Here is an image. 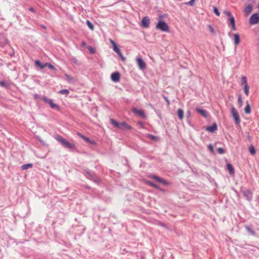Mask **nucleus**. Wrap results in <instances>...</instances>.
<instances>
[{
  "label": "nucleus",
  "mask_w": 259,
  "mask_h": 259,
  "mask_svg": "<svg viewBox=\"0 0 259 259\" xmlns=\"http://www.w3.org/2000/svg\"><path fill=\"white\" fill-rule=\"evenodd\" d=\"M56 139L65 148L69 149H74L75 147V145L68 142L67 140L63 138L61 136H58L56 138Z\"/></svg>",
  "instance_id": "obj_1"
},
{
  "label": "nucleus",
  "mask_w": 259,
  "mask_h": 259,
  "mask_svg": "<svg viewBox=\"0 0 259 259\" xmlns=\"http://www.w3.org/2000/svg\"><path fill=\"white\" fill-rule=\"evenodd\" d=\"M156 27L157 29L160 30L164 32H167L169 30V27L167 24L162 20H159L157 24Z\"/></svg>",
  "instance_id": "obj_2"
},
{
  "label": "nucleus",
  "mask_w": 259,
  "mask_h": 259,
  "mask_svg": "<svg viewBox=\"0 0 259 259\" xmlns=\"http://www.w3.org/2000/svg\"><path fill=\"white\" fill-rule=\"evenodd\" d=\"M41 99L45 103L50 105V107L53 109H59V106L53 103L52 100L48 98L47 97L44 96Z\"/></svg>",
  "instance_id": "obj_3"
},
{
  "label": "nucleus",
  "mask_w": 259,
  "mask_h": 259,
  "mask_svg": "<svg viewBox=\"0 0 259 259\" xmlns=\"http://www.w3.org/2000/svg\"><path fill=\"white\" fill-rule=\"evenodd\" d=\"M231 111L232 115L234 118L235 123L237 124H239L240 122V119L238 113L236 110L235 108L233 107H232Z\"/></svg>",
  "instance_id": "obj_4"
},
{
  "label": "nucleus",
  "mask_w": 259,
  "mask_h": 259,
  "mask_svg": "<svg viewBox=\"0 0 259 259\" xmlns=\"http://www.w3.org/2000/svg\"><path fill=\"white\" fill-rule=\"evenodd\" d=\"M259 23V14H253L249 19V23L252 25L256 24Z\"/></svg>",
  "instance_id": "obj_5"
},
{
  "label": "nucleus",
  "mask_w": 259,
  "mask_h": 259,
  "mask_svg": "<svg viewBox=\"0 0 259 259\" xmlns=\"http://www.w3.org/2000/svg\"><path fill=\"white\" fill-rule=\"evenodd\" d=\"M241 192L247 200L250 201L252 200L253 195L250 190L248 189L241 190Z\"/></svg>",
  "instance_id": "obj_6"
},
{
  "label": "nucleus",
  "mask_w": 259,
  "mask_h": 259,
  "mask_svg": "<svg viewBox=\"0 0 259 259\" xmlns=\"http://www.w3.org/2000/svg\"><path fill=\"white\" fill-rule=\"evenodd\" d=\"M86 173L88 175V178L93 181L95 183L99 184L100 183V180L99 179L94 175L92 174L89 170L85 171Z\"/></svg>",
  "instance_id": "obj_7"
},
{
  "label": "nucleus",
  "mask_w": 259,
  "mask_h": 259,
  "mask_svg": "<svg viewBox=\"0 0 259 259\" xmlns=\"http://www.w3.org/2000/svg\"><path fill=\"white\" fill-rule=\"evenodd\" d=\"M119 129L125 131L126 130H131L132 127L126 123L125 121L120 122Z\"/></svg>",
  "instance_id": "obj_8"
},
{
  "label": "nucleus",
  "mask_w": 259,
  "mask_h": 259,
  "mask_svg": "<svg viewBox=\"0 0 259 259\" xmlns=\"http://www.w3.org/2000/svg\"><path fill=\"white\" fill-rule=\"evenodd\" d=\"M150 25V19L146 16L143 18L142 20V26L144 28H148Z\"/></svg>",
  "instance_id": "obj_9"
},
{
  "label": "nucleus",
  "mask_w": 259,
  "mask_h": 259,
  "mask_svg": "<svg viewBox=\"0 0 259 259\" xmlns=\"http://www.w3.org/2000/svg\"><path fill=\"white\" fill-rule=\"evenodd\" d=\"M151 178L156 180L158 182L163 184L164 185H167L168 184V183L166 180L158 176L152 175Z\"/></svg>",
  "instance_id": "obj_10"
},
{
  "label": "nucleus",
  "mask_w": 259,
  "mask_h": 259,
  "mask_svg": "<svg viewBox=\"0 0 259 259\" xmlns=\"http://www.w3.org/2000/svg\"><path fill=\"white\" fill-rule=\"evenodd\" d=\"M111 78L114 82H117L120 79V73L118 72H113L111 74Z\"/></svg>",
  "instance_id": "obj_11"
},
{
  "label": "nucleus",
  "mask_w": 259,
  "mask_h": 259,
  "mask_svg": "<svg viewBox=\"0 0 259 259\" xmlns=\"http://www.w3.org/2000/svg\"><path fill=\"white\" fill-rule=\"evenodd\" d=\"M113 50L118 55V56L121 58L122 60L124 61L125 60V57L123 56L121 50L119 49L117 45H115V46L113 47Z\"/></svg>",
  "instance_id": "obj_12"
},
{
  "label": "nucleus",
  "mask_w": 259,
  "mask_h": 259,
  "mask_svg": "<svg viewBox=\"0 0 259 259\" xmlns=\"http://www.w3.org/2000/svg\"><path fill=\"white\" fill-rule=\"evenodd\" d=\"M137 61L138 65L139 66V68L143 70L145 68V67H146V64L144 62V61L142 59H141L140 58H138L137 59Z\"/></svg>",
  "instance_id": "obj_13"
},
{
  "label": "nucleus",
  "mask_w": 259,
  "mask_h": 259,
  "mask_svg": "<svg viewBox=\"0 0 259 259\" xmlns=\"http://www.w3.org/2000/svg\"><path fill=\"white\" fill-rule=\"evenodd\" d=\"M196 110L198 113L200 114L204 117L206 118L207 117L208 113L205 110L202 109L200 108H197Z\"/></svg>",
  "instance_id": "obj_14"
},
{
  "label": "nucleus",
  "mask_w": 259,
  "mask_h": 259,
  "mask_svg": "<svg viewBox=\"0 0 259 259\" xmlns=\"http://www.w3.org/2000/svg\"><path fill=\"white\" fill-rule=\"evenodd\" d=\"M133 111L134 113L139 115L141 117H142L143 118H145V115L144 112V111L143 110H139V109H137L136 108H134Z\"/></svg>",
  "instance_id": "obj_15"
},
{
  "label": "nucleus",
  "mask_w": 259,
  "mask_h": 259,
  "mask_svg": "<svg viewBox=\"0 0 259 259\" xmlns=\"http://www.w3.org/2000/svg\"><path fill=\"white\" fill-rule=\"evenodd\" d=\"M217 130V125L214 123L211 126H209L206 128V130L210 133H214Z\"/></svg>",
  "instance_id": "obj_16"
},
{
  "label": "nucleus",
  "mask_w": 259,
  "mask_h": 259,
  "mask_svg": "<svg viewBox=\"0 0 259 259\" xmlns=\"http://www.w3.org/2000/svg\"><path fill=\"white\" fill-rule=\"evenodd\" d=\"M234 44L236 46L238 45V44L240 43V36L238 34L235 33L234 34Z\"/></svg>",
  "instance_id": "obj_17"
},
{
  "label": "nucleus",
  "mask_w": 259,
  "mask_h": 259,
  "mask_svg": "<svg viewBox=\"0 0 259 259\" xmlns=\"http://www.w3.org/2000/svg\"><path fill=\"white\" fill-rule=\"evenodd\" d=\"M244 112L247 114L251 113V108L248 101L246 102V106L244 109Z\"/></svg>",
  "instance_id": "obj_18"
},
{
  "label": "nucleus",
  "mask_w": 259,
  "mask_h": 259,
  "mask_svg": "<svg viewBox=\"0 0 259 259\" xmlns=\"http://www.w3.org/2000/svg\"><path fill=\"white\" fill-rule=\"evenodd\" d=\"M252 10V7L250 5H248L244 9V12L246 15L249 14L251 12Z\"/></svg>",
  "instance_id": "obj_19"
},
{
  "label": "nucleus",
  "mask_w": 259,
  "mask_h": 259,
  "mask_svg": "<svg viewBox=\"0 0 259 259\" xmlns=\"http://www.w3.org/2000/svg\"><path fill=\"white\" fill-rule=\"evenodd\" d=\"M227 169L229 170L230 174H234V169L233 165L230 163H227Z\"/></svg>",
  "instance_id": "obj_20"
},
{
  "label": "nucleus",
  "mask_w": 259,
  "mask_h": 259,
  "mask_svg": "<svg viewBox=\"0 0 259 259\" xmlns=\"http://www.w3.org/2000/svg\"><path fill=\"white\" fill-rule=\"evenodd\" d=\"M64 76L66 77V79L69 83H73L74 82V79L73 77L69 76L68 74L65 73Z\"/></svg>",
  "instance_id": "obj_21"
},
{
  "label": "nucleus",
  "mask_w": 259,
  "mask_h": 259,
  "mask_svg": "<svg viewBox=\"0 0 259 259\" xmlns=\"http://www.w3.org/2000/svg\"><path fill=\"white\" fill-rule=\"evenodd\" d=\"M178 116L180 119L182 120L184 117V111L182 109H179L178 110Z\"/></svg>",
  "instance_id": "obj_22"
},
{
  "label": "nucleus",
  "mask_w": 259,
  "mask_h": 259,
  "mask_svg": "<svg viewBox=\"0 0 259 259\" xmlns=\"http://www.w3.org/2000/svg\"><path fill=\"white\" fill-rule=\"evenodd\" d=\"M32 167V164L31 163H27L23 164L21 166V168L22 170H25L29 168H31Z\"/></svg>",
  "instance_id": "obj_23"
},
{
  "label": "nucleus",
  "mask_w": 259,
  "mask_h": 259,
  "mask_svg": "<svg viewBox=\"0 0 259 259\" xmlns=\"http://www.w3.org/2000/svg\"><path fill=\"white\" fill-rule=\"evenodd\" d=\"M110 122L116 127L119 128L120 122H117L116 120L111 119Z\"/></svg>",
  "instance_id": "obj_24"
},
{
  "label": "nucleus",
  "mask_w": 259,
  "mask_h": 259,
  "mask_svg": "<svg viewBox=\"0 0 259 259\" xmlns=\"http://www.w3.org/2000/svg\"><path fill=\"white\" fill-rule=\"evenodd\" d=\"M81 138L83 139L86 142L90 143L91 144H95V142L94 141H91L89 138L83 136L81 137Z\"/></svg>",
  "instance_id": "obj_25"
},
{
  "label": "nucleus",
  "mask_w": 259,
  "mask_h": 259,
  "mask_svg": "<svg viewBox=\"0 0 259 259\" xmlns=\"http://www.w3.org/2000/svg\"><path fill=\"white\" fill-rule=\"evenodd\" d=\"M60 94H62V95H65L66 96H67V95L69 94V92L68 90L67 89H63V90H61L59 91V92Z\"/></svg>",
  "instance_id": "obj_26"
},
{
  "label": "nucleus",
  "mask_w": 259,
  "mask_h": 259,
  "mask_svg": "<svg viewBox=\"0 0 259 259\" xmlns=\"http://www.w3.org/2000/svg\"><path fill=\"white\" fill-rule=\"evenodd\" d=\"M35 65L37 66H38L41 69H43L45 67V65H42L40 62V61L39 60H36L35 62Z\"/></svg>",
  "instance_id": "obj_27"
},
{
  "label": "nucleus",
  "mask_w": 259,
  "mask_h": 259,
  "mask_svg": "<svg viewBox=\"0 0 259 259\" xmlns=\"http://www.w3.org/2000/svg\"><path fill=\"white\" fill-rule=\"evenodd\" d=\"M249 151L251 155H254L255 153V148L252 145L249 147Z\"/></svg>",
  "instance_id": "obj_28"
},
{
  "label": "nucleus",
  "mask_w": 259,
  "mask_h": 259,
  "mask_svg": "<svg viewBox=\"0 0 259 259\" xmlns=\"http://www.w3.org/2000/svg\"><path fill=\"white\" fill-rule=\"evenodd\" d=\"M87 24L89 28L91 29L92 30H93L94 29V25L91 23L89 20L87 21Z\"/></svg>",
  "instance_id": "obj_29"
},
{
  "label": "nucleus",
  "mask_w": 259,
  "mask_h": 259,
  "mask_svg": "<svg viewBox=\"0 0 259 259\" xmlns=\"http://www.w3.org/2000/svg\"><path fill=\"white\" fill-rule=\"evenodd\" d=\"M244 93L246 96H248L249 95V87L248 85H246L244 86L243 88Z\"/></svg>",
  "instance_id": "obj_30"
},
{
  "label": "nucleus",
  "mask_w": 259,
  "mask_h": 259,
  "mask_svg": "<svg viewBox=\"0 0 259 259\" xmlns=\"http://www.w3.org/2000/svg\"><path fill=\"white\" fill-rule=\"evenodd\" d=\"M228 21H229V24L230 25L235 24V19L233 16L229 18Z\"/></svg>",
  "instance_id": "obj_31"
},
{
  "label": "nucleus",
  "mask_w": 259,
  "mask_h": 259,
  "mask_svg": "<svg viewBox=\"0 0 259 259\" xmlns=\"http://www.w3.org/2000/svg\"><path fill=\"white\" fill-rule=\"evenodd\" d=\"M241 81H242V84L244 85H247V78L245 76H242L241 77Z\"/></svg>",
  "instance_id": "obj_32"
},
{
  "label": "nucleus",
  "mask_w": 259,
  "mask_h": 259,
  "mask_svg": "<svg viewBox=\"0 0 259 259\" xmlns=\"http://www.w3.org/2000/svg\"><path fill=\"white\" fill-rule=\"evenodd\" d=\"M246 229L247 231L250 234H251L252 235H255V232L252 229H251L250 227L246 226Z\"/></svg>",
  "instance_id": "obj_33"
},
{
  "label": "nucleus",
  "mask_w": 259,
  "mask_h": 259,
  "mask_svg": "<svg viewBox=\"0 0 259 259\" xmlns=\"http://www.w3.org/2000/svg\"><path fill=\"white\" fill-rule=\"evenodd\" d=\"M196 0H190L188 2H185L184 4L186 5H190L191 6H193Z\"/></svg>",
  "instance_id": "obj_34"
},
{
  "label": "nucleus",
  "mask_w": 259,
  "mask_h": 259,
  "mask_svg": "<svg viewBox=\"0 0 259 259\" xmlns=\"http://www.w3.org/2000/svg\"><path fill=\"white\" fill-rule=\"evenodd\" d=\"M147 137H148L149 138H150V139L152 140H154V141H156L157 139V137H156V136H154L151 134H148L147 135Z\"/></svg>",
  "instance_id": "obj_35"
},
{
  "label": "nucleus",
  "mask_w": 259,
  "mask_h": 259,
  "mask_svg": "<svg viewBox=\"0 0 259 259\" xmlns=\"http://www.w3.org/2000/svg\"><path fill=\"white\" fill-rule=\"evenodd\" d=\"M0 86L7 88L8 87V84L5 81H0Z\"/></svg>",
  "instance_id": "obj_36"
},
{
  "label": "nucleus",
  "mask_w": 259,
  "mask_h": 259,
  "mask_svg": "<svg viewBox=\"0 0 259 259\" xmlns=\"http://www.w3.org/2000/svg\"><path fill=\"white\" fill-rule=\"evenodd\" d=\"M213 12L218 16L220 15V13L219 12V10L215 7H213Z\"/></svg>",
  "instance_id": "obj_37"
},
{
  "label": "nucleus",
  "mask_w": 259,
  "mask_h": 259,
  "mask_svg": "<svg viewBox=\"0 0 259 259\" xmlns=\"http://www.w3.org/2000/svg\"><path fill=\"white\" fill-rule=\"evenodd\" d=\"M47 66H48L50 69H52V70H55L56 69L55 67L53 65H51V64L46 63L45 67Z\"/></svg>",
  "instance_id": "obj_38"
},
{
  "label": "nucleus",
  "mask_w": 259,
  "mask_h": 259,
  "mask_svg": "<svg viewBox=\"0 0 259 259\" xmlns=\"http://www.w3.org/2000/svg\"><path fill=\"white\" fill-rule=\"evenodd\" d=\"M238 102L240 106H242L243 101H242V99L241 96L240 95L238 97Z\"/></svg>",
  "instance_id": "obj_39"
},
{
  "label": "nucleus",
  "mask_w": 259,
  "mask_h": 259,
  "mask_svg": "<svg viewBox=\"0 0 259 259\" xmlns=\"http://www.w3.org/2000/svg\"><path fill=\"white\" fill-rule=\"evenodd\" d=\"M224 14L228 16V17H229V18H230L231 17H232L233 16L231 14V13L230 12V11H227V10H225L224 11Z\"/></svg>",
  "instance_id": "obj_40"
},
{
  "label": "nucleus",
  "mask_w": 259,
  "mask_h": 259,
  "mask_svg": "<svg viewBox=\"0 0 259 259\" xmlns=\"http://www.w3.org/2000/svg\"><path fill=\"white\" fill-rule=\"evenodd\" d=\"M148 184H149L150 186H152V187H154V188H157V189H159V187H158V186L157 184H154V183H152V182H149L148 183Z\"/></svg>",
  "instance_id": "obj_41"
},
{
  "label": "nucleus",
  "mask_w": 259,
  "mask_h": 259,
  "mask_svg": "<svg viewBox=\"0 0 259 259\" xmlns=\"http://www.w3.org/2000/svg\"><path fill=\"white\" fill-rule=\"evenodd\" d=\"M218 153L219 154H223L225 153V150L223 148H219L218 149Z\"/></svg>",
  "instance_id": "obj_42"
},
{
  "label": "nucleus",
  "mask_w": 259,
  "mask_h": 259,
  "mask_svg": "<svg viewBox=\"0 0 259 259\" xmlns=\"http://www.w3.org/2000/svg\"><path fill=\"white\" fill-rule=\"evenodd\" d=\"M208 148L209 149V150L212 153H214V150H213V146L209 144L208 146Z\"/></svg>",
  "instance_id": "obj_43"
},
{
  "label": "nucleus",
  "mask_w": 259,
  "mask_h": 259,
  "mask_svg": "<svg viewBox=\"0 0 259 259\" xmlns=\"http://www.w3.org/2000/svg\"><path fill=\"white\" fill-rule=\"evenodd\" d=\"M88 50L90 53L91 54H93L95 52V50L92 47H89Z\"/></svg>",
  "instance_id": "obj_44"
},
{
  "label": "nucleus",
  "mask_w": 259,
  "mask_h": 259,
  "mask_svg": "<svg viewBox=\"0 0 259 259\" xmlns=\"http://www.w3.org/2000/svg\"><path fill=\"white\" fill-rule=\"evenodd\" d=\"M208 27L209 30L210 31V32H211L212 33H214V29L213 28V27L210 25H208Z\"/></svg>",
  "instance_id": "obj_45"
},
{
  "label": "nucleus",
  "mask_w": 259,
  "mask_h": 259,
  "mask_svg": "<svg viewBox=\"0 0 259 259\" xmlns=\"http://www.w3.org/2000/svg\"><path fill=\"white\" fill-rule=\"evenodd\" d=\"M110 42L112 45L113 47L114 46H115V45H117V44L115 43V42L111 39H110Z\"/></svg>",
  "instance_id": "obj_46"
},
{
  "label": "nucleus",
  "mask_w": 259,
  "mask_h": 259,
  "mask_svg": "<svg viewBox=\"0 0 259 259\" xmlns=\"http://www.w3.org/2000/svg\"><path fill=\"white\" fill-rule=\"evenodd\" d=\"M110 42L112 45L113 47L114 46H115V45H117V44L115 43V42L111 39H110Z\"/></svg>",
  "instance_id": "obj_47"
},
{
  "label": "nucleus",
  "mask_w": 259,
  "mask_h": 259,
  "mask_svg": "<svg viewBox=\"0 0 259 259\" xmlns=\"http://www.w3.org/2000/svg\"><path fill=\"white\" fill-rule=\"evenodd\" d=\"M232 26V28L233 30L235 31L236 30V27L235 26V24H233V25H231Z\"/></svg>",
  "instance_id": "obj_48"
},
{
  "label": "nucleus",
  "mask_w": 259,
  "mask_h": 259,
  "mask_svg": "<svg viewBox=\"0 0 259 259\" xmlns=\"http://www.w3.org/2000/svg\"><path fill=\"white\" fill-rule=\"evenodd\" d=\"M187 115L188 116V117H190V115H191V112L190 111H188L187 112Z\"/></svg>",
  "instance_id": "obj_49"
},
{
  "label": "nucleus",
  "mask_w": 259,
  "mask_h": 259,
  "mask_svg": "<svg viewBox=\"0 0 259 259\" xmlns=\"http://www.w3.org/2000/svg\"><path fill=\"white\" fill-rule=\"evenodd\" d=\"M29 11H31V12H34V9L33 8H30L29 9Z\"/></svg>",
  "instance_id": "obj_50"
},
{
  "label": "nucleus",
  "mask_w": 259,
  "mask_h": 259,
  "mask_svg": "<svg viewBox=\"0 0 259 259\" xmlns=\"http://www.w3.org/2000/svg\"><path fill=\"white\" fill-rule=\"evenodd\" d=\"M77 135L79 136L80 138H81V137L83 136L84 135H82L81 133H77Z\"/></svg>",
  "instance_id": "obj_51"
},
{
  "label": "nucleus",
  "mask_w": 259,
  "mask_h": 259,
  "mask_svg": "<svg viewBox=\"0 0 259 259\" xmlns=\"http://www.w3.org/2000/svg\"><path fill=\"white\" fill-rule=\"evenodd\" d=\"M165 100H166L167 103L168 104H169L170 102H169V100L167 98H165Z\"/></svg>",
  "instance_id": "obj_52"
},
{
  "label": "nucleus",
  "mask_w": 259,
  "mask_h": 259,
  "mask_svg": "<svg viewBox=\"0 0 259 259\" xmlns=\"http://www.w3.org/2000/svg\"><path fill=\"white\" fill-rule=\"evenodd\" d=\"M82 46H85V42L84 41H83V42H82Z\"/></svg>",
  "instance_id": "obj_53"
},
{
  "label": "nucleus",
  "mask_w": 259,
  "mask_h": 259,
  "mask_svg": "<svg viewBox=\"0 0 259 259\" xmlns=\"http://www.w3.org/2000/svg\"><path fill=\"white\" fill-rule=\"evenodd\" d=\"M234 191H235V192L236 193H237V191H236V190H234Z\"/></svg>",
  "instance_id": "obj_54"
},
{
  "label": "nucleus",
  "mask_w": 259,
  "mask_h": 259,
  "mask_svg": "<svg viewBox=\"0 0 259 259\" xmlns=\"http://www.w3.org/2000/svg\"><path fill=\"white\" fill-rule=\"evenodd\" d=\"M258 7V8L259 9V5H258V7Z\"/></svg>",
  "instance_id": "obj_55"
}]
</instances>
